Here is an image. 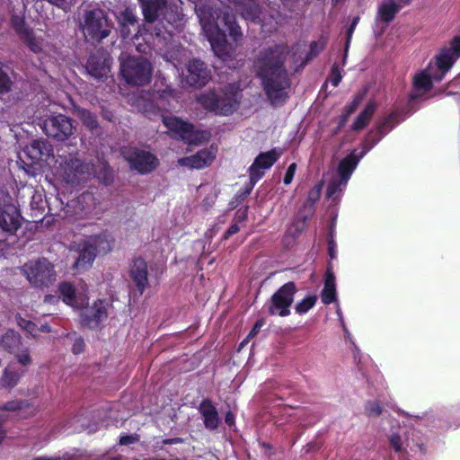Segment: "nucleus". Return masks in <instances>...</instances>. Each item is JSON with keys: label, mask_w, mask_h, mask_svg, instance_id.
<instances>
[{"label": "nucleus", "mask_w": 460, "mask_h": 460, "mask_svg": "<svg viewBox=\"0 0 460 460\" xmlns=\"http://www.w3.org/2000/svg\"><path fill=\"white\" fill-rule=\"evenodd\" d=\"M233 10L239 13L245 20L260 22L266 32H271L277 29L278 21L273 17L260 16L261 10L253 0H234V6H226L224 9L211 12L201 6H196V13L204 34L210 43L215 55L222 61L226 62L234 58V47L226 40L225 32L219 28L220 21L229 32L230 37L237 41L242 36L240 27L235 22L232 14Z\"/></svg>", "instance_id": "1"}, {"label": "nucleus", "mask_w": 460, "mask_h": 460, "mask_svg": "<svg viewBox=\"0 0 460 460\" xmlns=\"http://www.w3.org/2000/svg\"><path fill=\"white\" fill-rule=\"evenodd\" d=\"M21 166L29 175L35 176L46 167L52 168L53 174L61 181L75 184L87 176L101 178V171L107 174V164H83L76 157L60 156L55 160L51 146L44 140H33L19 153Z\"/></svg>", "instance_id": "2"}, {"label": "nucleus", "mask_w": 460, "mask_h": 460, "mask_svg": "<svg viewBox=\"0 0 460 460\" xmlns=\"http://www.w3.org/2000/svg\"><path fill=\"white\" fill-rule=\"evenodd\" d=\"M287 48L276 45L260 52L254 68L261 79L266 94L272 104H282L288 98L287 89L289 86L287 71L284 67Z\"/></svg>", "instance_id": "3"}, {"label": "nucleus", "mask_w": 460, "mask_h": 460, "mask_svg": "<svg viewBox=\"0 0 460 460\" xmlns=\"http://www.w3.org/2000/svg\"><path fill=\"white\" fill-rule=\"evenodd\" d=\"M392 118H389L378 127L376 134H379V137L376 139L372 140V135H368L359 155L354 151L341 161L338 167V178L333 179L327 188L329 199H332L334 202L340 199L360 159L391 129L392 127L388 126Z\"/></svg>", "instance_id": "4"}, {"label": "nucleus", "mask_w": 460, "mask_h": 460, "mask_svg": "<svg viewBox=\"0 0 460 460\" xmlns=\"http://www.w3.org/2000/svg\"><path fill=\"white\" fill-rule=\"evenodd\" d=\"M59 292L65 304L74 308L83 309L81 313L83 324L94 328L107 317L109 304L105 300H97L92 305L84 307L88 297L83 287L78 289L72 284L65 282L59 286Z\"/></svg>", "instance_id": "5"}, {"label": "nucleus", "mask_w": 460, "mask_h": 460, "mask_svg": "<svg viewBox=\"0 0 460 460\" xmlns=\"http://www.w3.org/2000/svg\"><path fill=\"white\" fill-rule=\"evenodd\" d=\"M241 99L237 86L230 84L220 91H209L197 97V102L207 111L217 115L228 116L234 112Z\"/></svg>", "instance_id": "6"}, {"label": "nucleus", "mask_w": 460, "mask_h": 460, "mask_svg": "<svg viewBox=\"0 0 460 460\" xmlns=\"http://www.w3.org/2000/svg\"><path fill=\"white\" fill-rule=\"evenodd\" d=\"M450 59L443 54L439 58L430 61L426 69L415 74L412 79L413 89L411 99L415 100L425 95L432 88L434 81H440L448 71Z\"/></svg>", "instance_id": "7"}, {"label": "nucleus", "mask_w": 460, "mask_h": 460, "mask_svg": "<svg viewBox=\"0 0 460 460\" xmlns=\"http://www.w3.org/2000/svg\"><path fill=\"white\" fill-rule=\"evenodd\" d=\"M152 73V65L145 58H120V74L128 84L137 86L147 84L151 80Z\"/></svg>", "instance_id": "8"}, {"label": "nucleus", "mask_w": 460, "mask_h": 460, "mask_svg": "<svg viewBox=\"0 0 460 460\" xmlns=\"http://www.w3.org/2000/svg\"><path fill=\"white\" fill-rule=\"evenodd\" d=\"M22 272L34 287H47L56 280L54 266L46 259L29 261L22 267Z\"/></svg>", "instance_id": "9"}, {"label": "nucleus", "mask_w": 460, "mask_h": 460, "mask_svg": "<svg viewBox=\"0 0 460 460\" xmlns=\"http://www.w3.org/2000/svg\"><path fill=\"white\" fill-rule=\"evenodd\" d=\"M82 30L88 40H101L106 38L110 29L104 12L95 9L86 13Z\"/></svg>", "instance_id": "10"}, {"label": "nucleus", "mask_w": 460, "mask_h": 460, "mask_svg": "<svg viewBox=\"0 0 460 460\" xmlns=\"http://www.w3.org/2000/svg\"><path fill=\"white\" fill-rule=\"evenodd\" d=\"M21 216L11 196L0 190V228L7 233H14L20 226Z\"/></svg>", "instance_id": "11"}, {"label": "nucleus", "mask_w": 460, "mask_h": 460, "mask_svg": "<svg viewBox=\"0 0 460 460\" xmlns=\"http://www.w3.org/2000/svg\"><path fill=\"white\" fill-rule=\"evenodd\" d=\"M42 129L50 137L65 140L74 133L72 120L62 114L48 117L42 124Z\"/></svg>", "instance_id": "12"}, {"label": "nucleus", "mask_w": 460, "mask_h": 460, "mask_svg": "<svg viewBox=\"0 0 460 460\" xmlns=\"http://www.w3.org/2000/svg\"><path fill=\"white\" fill-rule=\"evenodd\" d=\"M296 286L293 282L283 285L271 297L269 311L271 314L288 316L289 307L294 301Z\"/></svg>", "instance_id": "13"}, {"label": "nucleus", "mask_w": 460, "mask_h": 460, "mask_svg": "<svg viewBox=\"0 0 460 460\" xmlns=\"http://www.w3.org/2000/svg\"><path fill=\"white\" fill-rule=\"evenodd\" d=\"M282 151L280 149H272L270 151L260 154L249 168L251 187L248 193L253 186L264 175V171L270 169L273 164L280 157Z\"/></svg>", "instance_id": "14"}, {"label": "nucleus", "mask_w": 460, "mask_h": 460, "mask_svg": "<svg viewBox=\"0 0 460 460\" xmlns=\"http://www.w3.org/2000/svg\"><path fill=\"white\" fill-rule=\"evenodd\" d=\"M125 156L130 166L143 174L151 172L159 165L158 158L146 150L134 149L125 154Z\"/></svg>", "instance_id": "15"}, {"label": "nucleus", "mask_w": 460, "mask_h": 460, "mask_svg": "<svg viewBox=\"0 0 460 460\" xmlns=\"http://www.w3.org/2000/svg\"><path fill=\"white\" fill-rule=\"evenodd\" d=\"M163 122L172 137L189 143L197 140L194 126L174 116L162 115Z\"/></svg>", "instance_id": "16"}, {"label": "nucleus", "mask_w": 460, "mask_h": 460, "mask_svg": "<svg viewBox=\"0 0 460 460\" xmlns=\"http://www.w3.org/2000/svg\"><path fill=\"white\" fill-rule=\"evenodd\" d=\"M185 83L190 86H202L209 79V73L204 63L199 59L190 61L185 70L181 71Z\"/></svg>", "instance_id": "17"}, {"label": "nucleus", "mask_w": 460, "mask_h": 460, "mask_svg": "<svg viewBox=\"0 0 460 460\" xmlns=\"http://www.w3.org/2000/svg\"><path fill=\"white\" fill-rule=\"evenodd\" d=\"M155 95L150 93H141L138 96H128V102L135 106L139 111L145 113L149 116L151 114L155 113L156 111H161L164 109L163 102L164 99L162 96H159L155 102Z\"/></svg>", "instance_id": "18"}, {"label": "nucleus", "mask_w": 460, "mask_h": 460, "mask_svg": "<svg viewBox=\"0 0 460 460\" xmlns=\"http://www.w3.org/2000/svg\"><path fill=\"white\" fill-rule=\"evenodd\" d=\"M216 155L217 148L210 146L209 148L200 150L193 155L179 159L178 164L192 169H201L209 165L215 160Z\"/></svg>", "instance_id": "19"}, {"label": "nucleus", "mask_w": 460, "mask_h": 460, "mask_svg": "<svg viewBox=\"0 0 460 460\" xmlns=\"http://www.w3.org/2000/svg\"><path fill=\"white\" fill-rule=\"evenodd\" d=\"M326 46V39L321 38L316 41H313L310 44V51L307 54L305 59L303 58V53L305 51V46L301 44L295 45L290 50V55L294 59V63L296 66H303L305 63L311 59L312 58L318 55Z\"/></svg>", "instance_id": "20"}, {"label": "nucleus", "mask_w": 460, "mask_h": 460, "mask_svg": "<svg viewBox=\"0 0 460 460\" xmlns=\"http://www.w3.org/2000/svg\"><path fill=\"white\" fill-rule=\"evenodd\" d=\"M25 373V368L20 367L15 362H10L4 369L0 384L4 387L13 388L19 383Z\"/></svg>", "instance_id": "21"}, {"label": "nucleus", "mask_w": 460, "mask_h": 460, "mask_svg": "<svg viewBox=\"0 0 460 460\" xmlns=\"http://www.w3.org/2000/svg\"><path fill=\"white\" fill-rule=\"evenodd\" d=\"M79 256L75 261L74 268L77 270H85L89 269L97 256L96 252L92 248L86 240L80 245Z\"/></svg>", "instance_id": "22"}, {"label": "nucleus", "mask_w": 460, "mask_h": 460, "mask_svg": "<svg viewBox=\"0 0 460 460\" xmlns=\"http://www.w3.org/2000/svg\"><path fill=\"white\" fill-rule=\"evenodd\" d=\"M131 278L140 293H143L147 285V265L142 258L134 260L131 268Z\"/></svg>", "instance_id": "23"}, {"label": "nucleus", "mask_w": 460, "mask_h": 460, "mask_svg": "<svg viewBox=\"0 0 460 460\" xmlns=\"http://www.w3.org/2000/svg\"><path fill=\"white\" fill-rule=\"evenodd\" d=\"M86 241L94 250V252H96L97 255L108 253L112 247V240L111 236L106 233L90 236L86 239Z\"/></svg>", "instance_id": "24"}, {"label": "nucleus", "mask_w": 460, "mask_h": 460, "mask_svg": "<svg viewBox=\"0 0 460 460\" xmlns=\"http://www.w3.org/2000/svg\"><path fill=\"white\" fill-rule=\"evenodd\" d=\"M143 9L146 21L152 22L155 18L162 14L163 7L165 5L166 0H139Z\"/></svg>", "instance_id": "25"}, {"label": "nucleus", "mask_w": 460, "mask_h": 460, "mask_svg": "<svg viewBox=\"0 0 460 460\" xmlns=\"http://www.w3.org/2000/svg\"><path fill=\"white\" fill-rule=\"evenodd\" d=\"M200 413L203 417L206 428L215 429L219 422L217 411L212 403L208 401H204L199 406Z\"/></svg>", "instance_id": "26"}, {"label": "nucleus", "mask_w": 460, "mask_h": 460, "mask_svg": "<svg viewBox=\"0 0 460 460\" xmlns=\"http://www.w3.org/2000/svg\"><path fill=\"white\" fill-rule=\"evenodd\" d=\"M322 301L323 304L329 305L336 299V283L335 277L332 272L327 271L325 276L324 287L322 291Z\"/></svg>", "instance_id": "27"}, {"label": "nucleus", "mask_w": 460, "mask_h": 460, "mask_svg": "<svg viewBox=\"0 0 460 460\" xmlns=\"http://www.w3.org/2000/svg\"><path fill=\"white\" fill-rule=\"evenodd\" d=\"M400 8L401 6L394 0H385L378 8L377 18L385 22H389L394 18Z\"/></svg>", "instance_id": "28"}, {"label": "nucleus", "mask_w": 460, "mask_h": 460, "mask_svg": "<svg viewBox=\"0 0 460 460\" xmlns=\"http://www.w3.org/2000/svg\"><path fill=\"white\" fill-rule=\"evenodd\" d=\"M86 69L92 76L102 79L108 76L110 73V64L109 61L104 58L102 64L99 66L95 58L91 57L87 61Z\"/></svg>", "instance_id": "29"}, {"label": "nucleus", "mask_w": 460, "mask_h": 460, "mask_svg": "<svg viewBox=\"0 0 460 460\" xmlns=\"http://www.w3.org/2000/svg\"><path fill=\"white\" fill-rule=\"evenodd\" d=\"M14 25L16 31L21 35V37L26 41L31 50L35 53L40 52V50L42 49V42L36 39L28 29L24 28L23 25L22 24V22H20V23H17L16 21L14 20Z\"/></svg>", "instance_id": "30"}, {"label": "nucleus", "mask_w": 460, "mask_h": 460, "mask_svg": "<svg viewBox=\"0 0 460 460\" xmlns=\"http://www.w3.org/2000/svg\"><path fill=\"white\" fill-rule=\"evenodd\" d=\"M16 319L18 325L22 329L25 330L32 337H37L38 332H50L49 325L41 324L40 328H38L35 323H33L31 319L23 318L21 314H17Z\"/></svg>", "instance_id": "31"}, {"label": "nucleus", "mask_w": 460, "mask_h": 460, "mask_svg": "<svg viewBox=\"0 0 460 460\" xmlns=\"http://www.w3.org/2000/svg\"><path fill=\"white\" fill-rule=\"evenodd\" d=\"M443 54L450 59V65H448L449 70L460 56V36H456L451 40L449 47L444 48L436 58H439Z\"/></svg>", "instance_id": "32"}, {"label": "nucleus", "mask_w": 460, "mask_h": 460, "mask_svg": "<svg viewBox=\"0 0 460 460\" xmlns=\"http://www.w3.org/2000/svg\"><path fill=\"white\" fill-rule=\"evenodd\" d=\"M376 110V105L369 102L365 109L358 114L352 125L354 130L363 129L369 122Z\"/></svg>", "instance_id": "33"}, {"label": "nucleus", "mask_w": 460, "mask_h": 460, "mask_svg": "<svg viewBox=\"0 0 460 460\" xmlns=\"http://www.w3.org/2000/svg\"><path fill=\"white\" fill-rule=\"evenodd\" d=\"M119 22L121 26V35L124 38H127L129 35V30L128 29V25H134L136 22V16L132 10L126 9L120 13L118 16Z\"/></svg>", "instance_id": "34"}, {"label": "nucleus", "mask_w": 460, "mask_h": 460, "mask_svg": "<svg viewBox=\"0 0 460 460\" xmlns=\"http://www.w3.org/2000/svg\"><path fill=\"white\" fill-rule=\"evenodd\" d=\"M1 344L10 353L14 352V349L21 345V337L14 331L10 330L2 337Z\"/></svg>", "instance_id": "35"}, {"label": "nucleus", "mask_w": 460, "mask_h": 460, "mask_svg": "<svg viewBox=\"0 0 460 460\" xmlns=\"http://www.w3.org/2000/svg\"><path fill=\"white\" fill-rule=\"evenodd\" d=\"M390 442L392 447H394V451L396 452H402L403 450L408 451H415V447H418L420 450H422V447L420 445L416 444L413 445L410 442L409 439L402 440L401 437H399L396 434H393L390 437Z\"/></svg>", "instance_id": "36"}, {"label": "nucleus", "mask_w": 460, "mask_h": 460, "mask_svg": "<svg viewBox=\"0 0 460 460\" xmlns=\"http://www.w3.org/2000/svg\"><path fill=\"white\" fill-rule=\"evenodd\" d=\"M11 353L14 355L17 360L16 363L25 369L32 363L31 351L27 347H18L16 349H14V352Z\"/></svg>", "instance_id": "37"}, {"label": "nucleus", "mask_w": 460, "mask_h": 460, "mask_svg": "<svg viewBox=\"0 0 460 460\" xmlns=\"http://www.w3.org/2000/svg\"><path fill=\"white\" fill-rule=\"evenodd\" d=\"M322 183H317L308 192L305 208L308 209L309 213L313 212L314 204L319 199L322 191Z\"/></svg>", "instance_id": "38"}, {"label": "nucleus", "mask_w": 460, "mask_h": 460, "mask_svg": "<svg viewBox=\"0 0 460 460\" xmlns=\"http://www.w3.org/2000/svg\"><path fill=\"white\" fill-rule=\"evenodd\" d=\"M77 116L81 119L83 123L89 128L93 129L97 127V120L95 116L84 109L77 110Z\"/></svg>", "instance_id": "39"}, {"label": "nucleus", "mask_w": 460, "mask_h": 460, "mask_svg": "<svg viewBox=\"0 0 460 460\" xmlns=\"http://www.w3.org/2000/svg\"><path fill=\"white\" fill-rule=\"evenodd\" d=\"M316 297L315 296H306L301 302H299L296 305V311L298 314H305L309 311L315 304Z\"/></svg>", "instance_id": "40"}, {"label": "nucleus", "mask_w": 460, "mask_h": 460, "mask_svg": "<svg viewBox=\"0 0 460 460\" xmlns=\"http://www.w3.org/2000/svg\"><path fill=\"white\" fill-rule=\"evenodd\" d=\"M362 102V95L356 96L353 101L348 104L341 117V123L344 124L347 119L356 111L359 103Z\"/></svg>", "instance_id": "41"}, {"label": "nucleus", "mask_w": 460, "mask_h": 460, "mask_svg": "<svg viewBox=\"0 0 460 460\" xmlns=\"http://www.w3.org/2000/svg\"><path fill=\"white\" fill-rule=\"evenodd\" d=\"M11 87V81L7 74L3 69V64L0 62V95L3 96L8 93Z\"/></svg>", "instance_id": "42"}, {"label": "nucleus", "mask_w": 460, "mask_h": 460, "mask_svg": "<svg viewBox=\"0 0 460 460\" xmlns=\"http://www.w3.org/2000/svg\"><path fill=\"white\" fill-rule=\"evenodd\" d=\"M67 338L73 341L72 351L74 354H79L84 350V341L81 337L77 336L76 333L70 334Z\"/></svg>", "instance_id": "43"}, {"label": "nucleus", "mask_w": 460, "mask_h": 460, "mask_svg": "<svg viewBox=\"0 0 460 460\" xmlns=\"http://www.w3.org/2000/svg\"><path fill=\"white\" fill-rule=\"evenodd\" d=\"M366 412L368 416H377L381 413L380 405L376 402H369L366 405Z\"/></svg>", "instance_id": "44"}, {"label": "nucleus", "mask_w": 460, "mask_h": 460, "mask_svg": "<svg viewBox=\"0 0 460 460\" xmlns=\"http://www.w3.org/2000/svg\"><path fill=\"white\" fill-rule=\"evenodd\" d=\"M341 80V74L338 66H334L332 69V74L330 76V83L332 84V86L336 87L338 86L339 83Z\"/></svg>", "instance_id": "45"}, {"label": "nucleus", "mask_w": 460, "mask_h": 460, "mask_svg": "<svg viewBox=\"0 0 460 460\" xmlns=\"http://www.w3.org/2000/svg\"><path fill=\"white\" fill-rule=\"evenodd\" d=\"M296 164L295 163H293L288 166V168L285 173V176H284L283 181L286 185H288L291 183V181H293L294 175L296 173Z\"/></svg>", "instance_id": "46"}, {"label": "nucleus", "mask_w": 460, "mask_h": 460, "mask_svg": "<svg viewBox=\"0 0 460 460\" xmlns=\"http://www.w3.org/2000/svg\"><path fill=\"white\" fill-rule=\"evenodd\" d=\"M358 21H359V18L358 17H354L353 20H352V22L349 26V28L348 29V31H347V40H346V46H345V52L348 51V48H349V42H350V40H351V37H352V34L354 32V30L356 28V26L358 25Z\"/></svg>", "instance_id": "47"}, {"label": "nucleus", "mask_w": 460, "mask_h": 460, "mask_svg": "<svg viewBox=\"0 0 460 460\" xmlns=\"http://www.w3.org/2000/svg\"><path fill=\"white\" fill-rule=\"evenodd\" d=\"M22 408V402L18 401H12L4 404V409L5 411H14Z\"/></svg>", "instance_id": "48"}, {"label": "nucleus", "mask_w": 460, "mask_h": 460, "mask_svg": "<svg viewBox=\"0 0 460 460\" xmlns=\"http://www.w3.org/2000/svg\"><path fill=\"white\" fill-rule=\"evenodd\" d=\"M137 441V438L132 435L121 436L119 438L120 445H129Z\"/></svg>", "instance_id": "49"}, {"label": "nucleus", "mask_w": 460, "mask_h": 460, "mask_svg": "<svg viewBox=\"0 0 460 460\" xmlns=\"http://www.w3.org/2000/svg\"><path fill=\"white\" fill-rule=\"evenodd\" d=\"M247 218V208L243 210H238L235 216V222L238 224L243 223Z\"/></svg>", "instance_id": "50"}, {"label": "nucleus", "mask_w": 460, "mask_h": 460, "mask_svg": "<svg viewBox=\"0 0 460 460\" xmlns=\"http://www.w3.org/2000/svg\"><path fill=\"white\" fill-rule=\"evenodd\" d=\"M239 229H240L239 224L237 222H234V224H232V226L229 227V229L226 231L225 237L228 238L229 236L237 233L239 231Z\"/></svg>", "instance_id": "51"}, {"label": "nucleus", "mask_w": 460, "mask_h": 460, "mask_svg": "<svg viewBox=\"0 0 460 460\" xmlns=\"http://www.w3.org/2000/svg\"><path fill=\"white\" fill-rule=\"evenodd\" d=\"M262 325H263L262 321H257L256 323L254 324V327L250 332L247 339L253 337L258 332V331L262 327Z\"/></svg>", "instance_id": "52"}, {"label": "nucleus", "mask_w": 460, "mask_h": 460, "mask_svg": "<svg viewBox=\"0 0 460 460\" xmlns=\"http://www.w3.org/2000/svg\"><path fill=\"white\" fill-rule=\"evenodd\" d=\"M59 301V297L53 296V295H48L45 296L44 303L47 304H57Z\"/></svg>", "instance_id": "53"}, {"label": "nucleus", "mask_w": 460, "mask_h": 460, "mask_svg": "<svg viewBox=\"0 0 460 460\" xmlns=\"http://www.w3.org/2000/svg\"><path fill=\"white\" fill-rule=\"evenodd\" d=\"M329 255L332 259H334L336 258V254H337V250H336V245L335 243H333L332 242H330L329 243Z\"/></svg>", "instance_id": "54"}, {"label": "nucleus", "mask_w": 460, "mask_h": 460, "mask_svg": "<svg viewBox=\"0 0 460 460\" xmlns=\"http://www.w3.org/2000/svg\"><path fill=\"white\" fill-rule=\"evenodd\" d=\"M225 422L228 425V426H232L234 425V416L232 412H227L226 417H225Z\"/></svg>", "instance_id": "55"}, {"label": "nucleus", "mask_w": 460, "mask_h": 460, "mask_svg": "<svg viewBox=\"0 0 460 460\" xmlns=\"http://www.w3.org/2000/svg\"><path fill=\"white\" fill-rule=\"evenodd\" d=\"M181 442V438L164 439V444H176Z\"/></svg>", "instance_id": "56"}, {"label": "nucleus", "mask_w": 460, "mask_h": 460, "mask_svg": "<svg viewBox=\"0 0 460 460\" xmlns=\"http://www.w3.org/2000/svg\"><path fill=\"white\" fill-rule=\"evenodd\" d=\"M337 314H338V315H339V317H340V321H341V324H342V326H343V329H344L345 332L347 333V332H348V331H347V329H346V328H345V326H344L343 318H342V316H341V310H340V309H338V310H337Z\"/></svg>", "instance_id": "57"}, {"label": "nucleus", "mask_w": 460, "mask_h": 460, "mask_svg": "<svg viewBox=\"0 0 460 460\" xmlns=\"http://www.w3.org/2000/svg\"><path fill=\"white\" fill-rule=\"evenodd\" d=\"M35 460H59V457L58 456H50V457H39Z\"/></svg>", "instance_id": "58"}, {"label": "nucleus", "mask_w": 460, "mask_h": 460, "mask_svg": "<svg viewBox=\"0 0 460 460\" xmlns=\"http://www.w3.org/2000/svg\"><path fill=\"white\" fill-rule=\"evenodd\" d=\"M76 202H77L76 200H71V202H70V203H68V204H67V206H66V207H67V208H69L70 207H72V206H73L75 203H76ZM68 213H69V209H67V210L66 211V214H68Z\"/></svg>", "instance_id": "59"}, {"label": "nucleus", "mask_w": 460, "mask_h": 460, "mask_svg": "<svg viewBox=\"0 0 460 460\" xmlns=\"http://www.w3.org/2000/svg\"><path fill=\"white\" fill-rule=\"evenodd\" d=\"M173 66L178 71L180 70L179 63H173Z\"/></svg>", "instance_id": "60"}, {"label": "nucleus", "mask_w": 460, "mask_h": 460, "mask_svg": "<svg viewBox=\"0 0 460 460\" xmlns=\"http://www.w3.org/2000/svg\"><path fill=\"white\" fill-rule=\"evenodd\" d=\"M245 342H247V339H246V340H244L243 341H242L241 346H243V344H244Z\"/></svg>", "instance_id": "61"}, {"label": "nucleus", "mask_w": 460, "mask_h": 460, "mask_svg": "<svg viewBox=\"0 0 460 460\" xmlns=\"http://www.w3.org/2000/svg\"><path fill=\"white\" fill-rule=\"evenodd\" d=\"M164 58H166V60H168V61L170 60L167 54L165 55Z\"/></svg>", "instance_id": "62"}, {"label": "nucleus", "mask_w": 460, "mask_h": 460, "mask_svg": "<svg viewBox=\"0 0 460 460\" xmlns=\"http://www.w3.org/2000/svg\"><path fill=\"white\" fill-rule=\"evenodd\" d=\"M333 3H338L340 0H332Z\"/></svg>", "instance_id": "63"}, {"label": "nucleus", "mask_w": 460, "mask_h": 460, "mask_svg": "<svg viewBox=\"0 0 460 460\" xmlns=\"http://www.w3.org/2000/svg\"><path fill=\"white\" fill-rule=\"evenodd\" d=\"M111 460H120L119 458H112Z\"/></svg>", "instance_id": "64"}]
</instances>
